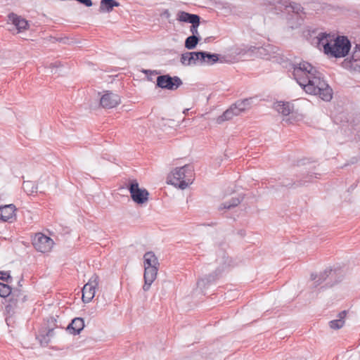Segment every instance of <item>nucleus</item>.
<instances>
[{
    "instance_id": "f257e3e1",
    "label": "nucleus",
    "mask_w": 360,
    "mask_h": 360,
    "mask_svg": "<svg viewBox=\"0 0 360 360\" xmlns=\"http://www.w3.org/2000/svg\"><path fill=\"white\" fill-rule=\"evenodd\" d=\"M292 66L295 79L307 94L317 95L325 101L332 99L333 89L314 67L306 61L294 63Z\"/></svg>"
},
{
    "instance_id": "f03ea898",
    "label": "nucleus",
    "mask_w": 360,
    "mask_h": 360,
    "mask_svg": "<svg viewBox=\"0 0 360 360\" xmlns=\"http://www.w3.org/2000/svg\"><path fill=\"white\" fill-rule=\"evenodd\" d=\"M318 44L322 46L324 53L331 57L339 58L347 56L351 49V42L345 36H338L321 32L317 37Z\"/></svg>"
},
{
    "instance_id": "7ed1b4c3",
    "label": "nucleus",
    "mask_w": 360,
    "mask_h": 360,
    "mask_svg": "<svg viewBox=\"0 0 360 360\" xmlns=\"http://www.w3.org/2000/svg\"><path fill=\"white\" fill-rule=\"evenodd\" d=\"M193 170L189 165L176 167L168 175L167 183L185 189L193 181Z\"/></svg>"
},
{
    "instance_id": "20e7f679",
    "label": "nucleus",
    "mask_w": 360,
    "mask_h": 360,
    "mask_svg": "<svg viewBox=\"0 0 360 360\" xmlns=\"http://www.w3.org/2000/svg\"><path fill=\"white\" fill-rule=\"evenodd\" d=\"M217 262L220 266L217 268L213 274L198 280L197 283L198 286L205 287L207 284L214 282L222 271L232 264V259L227 256L226 253L223 250H219L218 252Z\"/></svg>"
},
{
    "instance_id": "39448f33",
    "label": "nucleus",
    "mask_w": 360,
    "mask_h": 360,
    "mask_svg": "<svg viewBox=\"0 0 360 360\" xmlns=\"http://www.w3.org/2000/svg\"><path fill=\"white\" fill-rule=\"evenodd\" d=\"M11 295L10 304L8 307L11 309L17 307L18 303H24L26 300V296L22 295L20 290H15L12 292L11 288L8 285L0 282V297H6Z\"/></svg>"
},
{
    "instance_id": "423d86ee",
    "label": "nucleus",
    "mask_w": 360,
    "mask_h": 360,
    "mask_svg": "<svg viewBox=\"0 0 360 360\" xmlns=\"http://www.w3.org/2000/svg\"><path fill=\"white\" fill-rule=\"evenodd\" d=\"M128 190L130 193L133 201L139 205H142L148 200L149 193L146 188H139L136 180H132L129 182Z\"/></svg>"
},
{
    "instance_id": "0eeeda50",
    "label": "nucleus",
    "mask_w": 360,
    "mask_h": 360,
    "mask_svg": "<svg viewBox=\"0 0 360 360\" xmlns=\"http://www.w3.org/2000/svg\"><path fill=\"white\" fill-rule=\"evenodd\" d=\"M32 245L35 250L42 253L51 250L54 242L52 238L42 233H37L32 238Z\"/></svg>"
},
{
    "instance_id": "6e6552de",
    "label": "nucleus",
    "mask_w": 360,
    "mask_h": 360,
    "mask_svg": "<svg viewBox=\"0 0 360 360\" xmlns=\"http://www.w3.org/2000/svg\"><path fill=\"white\" fill-rule=\"evenodd\" d=\"M156 82L157 86L168 90H176L182 84V81L179 77H171L169 75L158 76Z\"/></svg>"
},
{
    "instance_id": "1a4fd4ad",
    "label": "nucleus",
    "mask_w": 360,
    "mask_h": 360,
    "mask_svg": "<svg viewBox=\"0 0 360 360\" xmlns=\"http://www.w3.org/2000/svg\"><path fill=\"white\" fill-rule=\"evenodd\" d=\"M98 285V276L93 275L89 282L86 283L82 288V301L84 303H89L95 296L96 288Z\"/></svg>"
},
{
    "instance_id": "9d476101",
    "label": "nucleus",
    "mask_w": 360,
    "mask_h": 360,
    "mask_svg": "<svg viewBox=\"0 0 360 360\" xmlns=\"http://www.w3.org/2000/svg\"><path fill=\"white\" fill-rule=\"evenodd\" d=\"M120 102V97L117 94L109 91L104 94L100 99L101 105L108 109L116 107Z\"/></svg>"
},
{
    "instance_id": "9b49d317",
    "label": "nucleus",
    "mask_w": 360,
    "mask_h": 360,
    "mask_svg": "<svg viewBox=\"0 0 360 360\" xmlns=\"http://www.w3.org/2000/svg\"><path fill=\"white\" fill-rule=\"evenodd\" d=\"M144 268V285H143V290L144 291H148L150 289L151 284L156 278L158 266H147Z\"/></svg>"
},
{
    "instance_id": "f8f14e48",
    "label": "nucleus",
    "mask_w": 360,
    "mask_h": 360,
    "mask_svg": "<svg viewBox=\"0 0 360 360\" xmlns=\"http://www.w3.org/2000/svg\"><path fill=\"white\" fill-rule=\"evenodd\" d=\"M8 20L15 27L18 32H22L23 30H27L29 27L28 22L25 19L13 13L8 14Z\"/></svg>"
},
{
    "instance_id": "ddd939ff",
    "label": "nucleus",
    "mask_w": 360,
    "mask_h": 360,
    "mask_svg": "<svg viewBox=\"0 0 360 360\" xmlns=\"http://www.w3.org/2000/svg\"><path fill=\"white\" fill-rule=\"evenodd\" d=\"M15 210L16 208L13 204L0 207V220L8 221L12 219L15 216Z\"/></svg>"
},
{
    "instance_id": "4468645a",
    "label": "nucleus",
    "mask_w": 360,
    "mask_h": 360,
    "mask_svg": "<svg viewBox=\"0 0 360 360\" xmlns=\"http://www.w3.org/2000/svg\"><path fill=\"white\" fill-rule=\"evenodd\" d=\"M84 327V321L82 318L77 317L72 320L66 330L72 335H78Z\"/></svg>"
},
{
    "instance_id": "2eb2a0df",
    "label": "nucleus",
    "mask_w": 360,
    "mask_h": 360,
    "mask_svg": "<svg viewBox=\"0 0 360 360\" xmlns=\"http://www.w3.org/2000/svg\"><path fill=\"white\" fill-rule=\"evenodd\" d=\"M176 19L180 22L194 24L195 22L200 20V17L197 14H192L185 11H179Z\"/></svg>"
},
{
    "instance_id": "dca6fc26",
    "label": "nucleus",
    "mask_w": 360,
    "mask_h": 360,
    "mask_svg": "<svg viewBox=\"0 0 360 360\" xmlns=\"http://www.w3.org/2000/svg\"><path fill=\"white\" fill-rule=\"evenodd\" d=\"M198 58L196 51L186 52L181 54L180 61L184 65H195L198 64Z\"/></svg>"
},
{
    "instance_id": "f3484780",
    "label": "nucleus",
    "mask_w": 360,
    "mask_h": 360,
    "mask_svg": "<svg viewBox=\"0 0 360 360\" xmlns=\"http://www.w3.org/2000/svg\"><path fill=\"white\" fill-rule=\"evenodd\" d=\"M304 179H302L297 181V182L293 181L292 180H289L288 179H283L280 184L281 186L285 187H292L294 185L296 186H304L307 182L311 181L312 178V174H307L306 176L304 177Z\"/></svg>"
},
{
    "instance_id": "a211bd4d",
    "label": "nucleus",
    "mask_w": 360,
    "mask_h": 360,
    "mask_svg": "<svg viewBox=\"0 0 360 360\" xmlns=\"http://www.w3.org/2000/svg\"><path fill=\"white\" fill-rule=\"evenodd\" d=\"M252 103V98H248L242 100L237 101L235 103H233V106L236 108L237 112L239 115L244 112L245 110L249 109Z\"/></svg>"
},
{
    "instance_id": "6ab92c4d",
    "label": "nucleus",
    "mask_w": 360,
    "mask_h": 360,
    "mask_svg": "<svg viewBox=\"0 0 360 360\" xmlns=\"http://www.w3.org/2000/svg\"><path fill=\"white\" fill-rule=\"evenodd\" d=\"M282 6H283L288 12L292 11V13L299 14L302 12V6L296 2L291 1L290 0H283L281 1Z\"/></svg>"
},
{
    "instance_id": "aec40b11",
    "label": "nucleus",
    "mask_w": 360,
    "mask_h": 360,
    "mask_svg": "<svg viewBox=\"0 0 360 360\" xmlns=\"http://www.w3.org/2000/svg\"><path fill=\"white\" fill-rule=\"evenodd\" d=\"M238 115L239 113L237 112L236 108L233 106V105H231L229 109H227L221 115L217 117V123L221 124L224 121L231 120L234 116Z\"/></svg>"
},
{
    "instance_id": "412c9836",
    "label": "nucleus",
    "mask_w": 360,
    "mask_h": 360,
    "mask_svg": "<svg viewBox=\"0 0 360 360\" xmlns=\"http://www.w3.org/2000/svg\"><path fill=\"white\" fill-rule=\"evenodd\" d=\"M120 4L115 0H101L99 11L101 13H110L114 7L119 6Z\"/></svg>"
},
{
    "instance_id": "4be33fe9",
    "label": "nucleus",
    "mask_w": 360,
    "mask_h": 360,
    "mask_svg": "<svg viewBox=\"0 0 360 360\" xmlns=\"http://www.w3.org/2000/svg\"><path fill=\"white\" fill-rule=\"evenodd\" d=\"M144 267L158 266V258L153 252H147L143 255Z\"/></svg>"
},
{
    "instance_id": "5701e85b",
    "label": "nucleus",
    "mask_w": 360,
    "mask_h": 360,
    "mask_svg": "<svg viewBox=\"0 0 360 360\" xmlns=\"http://www.w3.org/2000/svg\"><path fill=\"white\" fill-rule=\"evenodd\" d=\"M243 197L238 196L237 198H232L229 201H226L221 204V205L219 207V210H230L231 208H233L236 206H238L243 200Z\"/></svg>"
},
{
    "instance_id": "b1692460",
    "label": "nucleus",
    "mask_w": 360,
    "mask_h": 360,
    "mask_svg": "<svg viewBox=\"0 0 360 360\" xmlns=\"http://www.w3.org/2000/svg\"><path fill=\"white\" fill-rule=\"evenodd\" d=\"M276 110L283 115L287 116L291 112V109L289 103L283 101L278 102L275 105Z\"/></svg>"
},
{
    "instance_id": "393cba45",
    "label": "nucleus",
    "mask_w": 360,
    "mask_h": 360,
    "mask_svg": "<svg viewBox=\"0 0 360 360\" xmlns=\"http://www.w3.org/2000/svg\"><path fill=\"white\" fill-rule=\"evenodd\" d=\"M200 39V37L197 35L188 37L185 40V47L190 50L195 49Z\"/></svg>"
},
{
    "instance_id": "a878e982",
    "label": "nucleus",
    "mask_w": 360,
    "mask_h": 360,
    "mask_svg": "<svg viewBox=\"0 0 360 360\" xmlns=\"http://www.w3.org/2000/svg\"><path fill=\"white\" fill-rule=\"evenodd\" d=\"M337 274L336 269H327L323 273H321L319 276L318 280L316 281L317 283L316 285H320L323 281H325L327 278L329 276L333 277L334 275Z\"/></svg>"
},
{
    "instance_id": "bb28decb",
    "label": "nucleus",
    "mask_w": 360,
    "mask_h": 360,
    "mask_svg": "<svg viewBox=\"0 0 360 360\" xmlns=\"http://www.w3.org/2000/svg\"><path fill=\"white\" fill-rule=\"evenodd\" d=\"M257 49L259 53L270 56L271 53H276V48L271 44H267L264 46L258 47Z\"/></svg>"
},
{
    "instance_id": "cd10ccee",
    "label": "nucleus",
    "mask_w": 360,
    "mask_h": 360,
    "mask_svg": "<svg viewBox=\"0 0 360 360\" xmlns=\"http://www.w3.org/2000/svg\"><path fill=\"white\" fill-rule=\"evenodd\" d=\"M345 324V320L335 319L329 322V326L333 330H338L341 328Z\"/></svg>"
},
{
    "instance_id": "c85d7f7f",
    "label": "nucleus",
    "mask_w": 360,
    "mask_h": 360,
    "mask_svg": "<svg viewBox=\"0 0 360 360\" xmlns=\"http://www.w3.org/2000/svg\"><path fill=\"white\" fill-rule=\"evenodd\" d=\"M219 60V54L207 52L206 64L213 65Z\"/></svg>"
},
{
    "instance_id": "c756f323",
    "label": "nucleus",
    "mask_w": 360,
    "mask_h": 360,
    "mask_svg": "<svg viewBox=\"0 0 360 360\" xmlns=\"http://www.w3.org/2000/svg\"><path fill=\"white\" fill-rule=\"evenodd\" d=\"M196 55L198 56V63L204 64L206 63L207 60V51H196Z\"/></svg>"
},
{
    "instance_id": "7c9ffc66",
    "label": "nucleus",
    "mask_w": 360,
    "mask_h": 360,
    "mask_svg": "<svg viewBox=\"0 0 360 360\" xmlns=\"http://www.w3.org/2000/svg\"><path fill=\"white\" fill-rule=\"evenodd\" d=\"M200 20H198V22H195L194 24H191L190 31L192 33V35L199 36L198 27L200 25Z\"/></svg>"
},
{
    "instance_id": "2f4dec72",
    "label": "nucleus",
    "mask_w": 360,
    "mask_h": 360,
    "mask_svg": "<svg viewBox=\"0 0 360 360\" xmlns=\"http://www.w3.org/2000/svg\"><path fill=\"white\" fill-rule=\"evenodd\" d=\"M9 279H11L9 273L6 271H0V280L8 282Z\"/></svg>"
},
{
    "instance_id": "473e14b6",
    "label": "nucleus",
    "mask_w": 360,
    "mask_h": 360,
    "mask_svg": "<svg viewBox=\"0 0 360 360\" xmlns=\"http://www.w3.org/2000/svg\"><path fill=\"white\" fill-rule=\"evenodd\" d=\"M160 16L162 18H165L166 19H169L171 16L170 13L168 9H165L161 13Z\"/></svg>"
},
{
    "instance_id": "72a5a7b5",
    "label": "nucleus",
    "mask_w": 360,
    "mask_h": 360,
    "mask_svg": "<svg viewBox=\"0 0 360 360\" xmlns=\"http://www.w3.org/2000/svg\"><path fill=\"white\" fill-rule=\"evenodd\" d=\"M346 316V311H342L340 312L338 315V319L345 320V318Z\"/></svg>"
},
{
    "instance_id": "f704fd0d",
    "label": "nucleus",
    "mask_w": 360,
    "mask_h": 360,
    "mask_svg": "<svg viewBox=\"0 0 360 360\" xmlns=\"http://www.w3.org/2000/svg\"><path fill=\"white\" fill-rule=\"evenodd\" d=\"M317 278H318V276L316 274H311V280H316Z\"/></svg>"
},
{
    "instance_id": "c9c22d12",
    "label": "nucleus",
    "mask_w": 360,
    "mask_h": 360,
    "mask_svg": "<svg viewBox=\"0 0 360 360\" xmlns=\"http://www.w3.org/2000/svg\"><path fill=\"white\" fill-rule=\"evenodd\" d=\"M53 333V329H50L49 330L48 333H47V335L48 336H51Z\"/></svg>"
},
{
    "instance_id": "e433bc0d",
    "label": "nucleus",
    "mask_w": 360,
    "mask_h": 360,
    "mask_svg": "<svg viewBox=\"0 0 360 360\" xmlns=\"http://www.w3.org/2000/svg\"><path fill=\"white\" fill-rule=\"evenodd\" d=\"M188 111V109H185L184 111H183V113L184 114H186Z\"/></svg>"
},
{
    "instance_id": "4c0bfd02",
    "label": "nucleus",
    "mask_w": 360,
    "mask_h": 360,
    "mask_svg": "<svg viewBox=\"0 0 360 360\" xmlns=\"http://www.w3.org/2000/svg\"><path fill=\"white\" fill-rule=\"evenodd\" d=\"M357 136H359V138L360 139V131H358L357 132Z\"/></svg>"
},
{
    "instance_id": "58836bf2",
    "label": "nucleus",
    "mask_w": 360,
    "mask_h": 360,
    "mask_svg": "<svg viewBox=\"0 0 360 360\" xmlns=\"http://www.w3.org/2000/svg\"><path fill=\"white\" fill-rule=\"evenodd\" d=\"M336 271H337V274H336V275H334V276H333V277H334V276H336L339 274V273H338V271H340V269L336 270Z\"/></svg>"
},
{
    "instance_id": "ea45409f",
    "label": "nucleus",
    "mask_w": 360,
    "mask_h": 360,
    "mask_svg": "<svg viewBox=\"0 0 360 360\" xmlns=\"http://www.w3.org/2000/svg\"><path fill=\"white\" fill-rule=\"evenodd\" d=\"M359 45L356 44V46H355V49H359Z\"/></svg>"
},
{
    "instance_id": "a19ab883",
    "label": "nucleus",
    "mask_w": 360,
    "mask_h": 360,
    "mask_svg": "<svg viewBox=\"0 0 360 360\" xmlns=\"http://www.w3.org/2000/svg\"><path fill=\"white\" fill-rule=\"evenodd\" d=\"M151 72V71H150V70H145V71H144V72H145V73H148V72Z\"/></svg>"
}]
</instances>
